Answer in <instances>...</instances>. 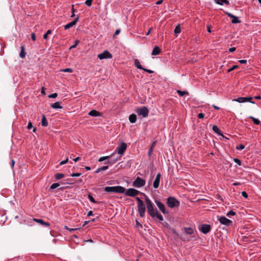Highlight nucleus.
<instances>
[{
  "mask_svg": "<svg viewBox=\"0 0 261 261\" xmlns=\"http://www.w3.org/2000/svg\"><path fill=\"white\" fill-rule=\"evenodd\" d=\"M145 201L146 205L147 210L149 215L154 218L156 217L160 221H162L164 219L161 214H159L157 210L154 208L153 204L151 201L147 197H145Z\"/></svg>",
  "mask_w": 261,
  "mask_h": 261,
  "instance_id": "1",
  "label": "nucleus"
},
{
  "mask_svg": "<svg viewBox=\"0 0 261 261\" xmlns=\"http://www.w3.org/2000/svg\"><path fill=\"white\" fill-rule=\"evenodd\" d=\"M105 191L108 193H124L125 188L120 186L114 187H106Z\"/></svg>",
  "mask_w": 261,
  "mask_h": 261,
  "instance_id": "2",
  "label": "nucleus"
},
{
  "mask_svg": "<svg viewBox=\"0 0 261 261\" xmlns=\"http://www.w3.org/2000/svg\"><path fill=\"white\" fill-rule=\"evenodd\" d=\"M136 199L138 203L137 207L139 215L141 217L143 218L145 216V204L143 201L139 197H136Z\"/></svg>",
  "mask_w": 261,
  "mask_h": 261,
  "instance_id": "3",
  "label": "nucleus"
},
{
  "mask_svg": "<svg viewBox=\"0 0 261 261\" xmlns=\"http://www.w3.org/2000/svg\"><path fill=\"white\" fill-rule=\"evenodd\" d=\"M167 205L170 208L178 207L180 203L174 197L170 196L167 199Z\"/></svg>",
  "mask_w": 261,
  "mask_h": 261,
  "instance_id": "4",
  "label": "nucleus"
},
{
  "mask_svg": "<svg viewBox=\"0 0 261 261\" xmlns=\"http://www.w3.org/2000/svg\"><path fill=\"white\" fill-rule=\"evenodd\" d=\"M136 112L138 115L142 116L144 118L147 117L149 113L148 109L146 107L138 108Z\"/></svg>",
  "mask_w": 261,
  "mask_h": 261,
  "instance_id": "5",
  "label": "nucleus"
},
{
  "mask_svg": "<svg viewBox=\"0 0 261 261\" xmlns=\"http://www.w3.org/2000/svg\"><path fill=\"white\" fill-rule=\"evenodd\" d=\"M126 148V144L124 142H121V143L117 147L116 150L114 152L116 153V152H117L120 157L124 154Z\"/></svg>",
  "mask_w": 261,
  "mask_h": 261,
  "instance_id": "6",
  "label": "nucleus"
},
{
  "mask_svg": "<svg viewBox=\"0 0 261 261\" xmlns=\"http://www.w3.org/2000/svg\"><path fill=\"white\" fill-rule=\"evenodd\" d=\"M218 220L221 224L224 225L227 227L232 225V221L226 218L224 216H221L219 217Z\"/></svg>",
  "mask_w": 261,
  "mask_h": 261,
  "instance_id": "7",
  "label": "nucleus"
},
{
  "mask_svg": "<svg viewBox=\"0 0 261 261\" xmlns=\"http://www.w3.org/2000/svg\"><path fill=\"white\" fill-rule=\"evenodd\" d=\"M145 180L139 177H137L133 182V186L136 188H141L145 185Z\"/></svg>",
  "mask_w": 261,
  "mask_h": 261,
  "instance_id": "8",
  "label": "nucleus"
},
{
  "mask_svg": "<svg viewBox=\"0 0 261 261\" xmlns=\"http://www.w3.org/2000/svg\"><path fill=\"white\" fill-rule=\"evenodd\" d=\"M252 99V97H240L236 99H233L232 101H237L240 103L249 102L252 103H254V102L251 100Z\"/></svg>",
  "mask_w": 261,
  "mask_h": 261,
  "instance_id": "9",
  "label": "nucleus"
},
{
  "mask_svg": "<svg viewBox=\"0 0 261 261\" xmlns=\"http://www.w3.org/2000/svg\"><path fill=\"white\" fill-rule=\"evenodd\" d=\"M124 193L126 196L135 197L138 195L140 192L135 189L129 188L127 190H126V192Z\"/></svg>",
  "mask_w": 261,
  "mask_h": 261,
  "instance_id": "10",
  "label": "nucleus"
},
{
  "mask_svg": "<svg viewBox=\"0 0 261 261\" xmlns=\"http://www.w3.org/2000/svg\"><path fill=\"white\" fill-rule=\"evenodd\" d=\"M97 57L100 60H102L105 59H111L112 58V56L108 50H106L102 53L98 54Z\"/></svg>",
  "mask_w": 261,
  "mask_h": 261,
  "instance_id": "11",
  "label": "nucleus"
},
{
  "mask_svg": "<svg viewBox=\"0 0 261 261\" xmlns=\"http://www.w3.org/2000/svg\"><path fill=\"white\" fill-rule=\"evenodd\" d=\"M155 202L159 208L164 214H168V212L166 210L165 205L159 200H155Z\"/></svg>",
  "mask_w": 261,
  "mask_h": 261,
  "instance_id": "12",
  "label": "nucleus"
},
{
  "mask_svg": "<svg viewBox=\"0 0 261 261\" xmlns=\"http://www.w3.org/2000/svg\"><path fill=\"white\" fill-rule=\"evenodd\" d=\"M200 230L204 234L207 233L211 230V226L208 224H202Z\"/></svg>",
  "mask_w": 261,
  "mask_h": 261,
  "instance_id": "13",
  "label": "nucleus"
},
{
  "mask_svg": "<svg viewBox=\"0 0 261 261\" xmlns=\"http://www.w3.org/2000/svg\"><path fill=\"white\" fill-rule=\"evenodd\" d=\"M79 16H77L74 20L72 21L71 22L67 23V24L64 25V29L65 30H68L69 28L72 27L74 25L76 24L77 21L79 20Z\"/></svg>",
  "mask_w": 261,
  "mask_h": 261,
  "instance_id": "14",
  "label": "nucleus"
},
{
  "mask_svg": "<svg viewBox=\"0 0 261 261\" xmlns=\"http://www.w3.org/2000/svg\"><path fill=\"white\" fill-rule=\"evenodd\" d=\"M160 178H161V173H159L156 175L155 178L153 181V186L154 188L157 189L159 187Z\"/></svg>",
  "mask_w": 261,
  "mask_h": 261,
  "instance_id": "15",
  "label": "nucleus"
},
{
  "mask_svg": "<svg viewBox=\"0 0 261 261\" xmlns=\"http://www.w3.org/2000/svg\"><path fill=\"white\" fill-rule=\"evenodd\" d=\"M33 221L36 222L41 225H44L45 226L48 227L50 226V224L48 222H45L43 220L41 219L33 218Z\"/></svg>",
  "mask_w": 261,
  "mask_h": 261,
  "instance_id": "16",
  "label": "nucleus"
},
{
  "mask_svg": "<svg viewBox=\"0 0 261 261\" xmlns=\"http://www.w3.org/2000/svg\"><path fill=\"white\" fill-rule=\"evenodd\" d=\"M62 104V102L57 101L51 105V107L53 109H61L63 108V107L61 106Z\"/></svg>",
  "mask_w": 261,
  "mask_h": 261,
  "instance_id": "17",
  "label": "nucleus"
},
{
  "mask_svg": "<svg viewBox=\"0 0 261 261\" xmlns=\"http://www.w3.org/2000/svg\"><path fill=\"white\" fill-rule=\"evenodd\" d=\"M20 48H21V50L19 53V57L23 59L25 58V57L26 56V53L25 52V50H25L24 45L22 44Z\"/></svg>",
  "mask_w": 261,
  "mask_h": 261,
  "instance_id": "18",
  "label": "nucleus"
},
{
  "mask_svg": "<svg viewBox=\"0 0 261 261\" xmlns=\"http://www.w3.org/2000/svg\"><path fill=\"white\" fill-rule=\"evenodd\" d=\"M160 53H161L160 48H159V46H156L153 48V49L152 51V53H151V55L153 56H155V55H159L160 54Z\"/></svg>",
  "mask_w": 261,
  "mask_h": 261,
  "instance_id": "19",
  "label": "nucleus"
},
{
  "mask_svg": "<svg viewBox=\"0 0 261 261\" xmlns=\"http://www.w3.org/2000/svg\"><path fill=\"white\" fill-rule=\"evenodd\" d=\"M215 2L216 4L223 5V4H225L227 6L229 5V2L227 0H216Z\"/></svg>",
  "mask_w": 261,
  "mask_h": 261,
  "instance_id": "20",
  "label": "nucleus"
},
{
  "mask_svg": "<svg viewBox=\"0 0 261 261\" xmlns=\"http://www.w3.org/2000/svg\"><path fill=\"white\" fill-rule=\"evenodd\" d=\"M89 115L93 117H97L100 116V113L99 112L93 110L89 112Z\"/></svg>",
  "mask_w": 261,
  "mask_h": 261,
  "instance_id": "21",
  "label": "nucleus"
},
{
  "mask_svg": "<svg viewBox=\"0 0 261 261\" xmlns=\"http://www.w3.org/2000/svg\"><path fill=\"white\" fill-rule=\"evenodd\" d=\"M129 120L130 123H134L136 122L137 116L135 114H132L129 116Z\"/></svg>",
  "mask_w": 261,
  "mask_h": 261,
  "instance_id": "22",
  "label": "nucleus"
},
{
  "mask_svg": "<svg viewBox=\"0 0 261 261\" xmlns=\"http://www.w3.org/2000/svg\"><path fill=\"white\" fill-rule=\"evenodd\" d=\"M134 65L138 69L143 70V67L141 66L140 64V63L138 59H135L134 60Z\"/></svg>",
  "mask_w": 261,
  "mask_h": 261,
  "instance_id": "23",
  "label": "nucleus"
},
{
  "mask_svg": "<svg viewBox=\"0 0 261 261\" xmlns=\"http://www.w3.org/2000/svg\"><path fill=\"white\" fill-rule=\"evenodd\" d=\"M213 130L217 134L220 135H222L221 130L218 127L217 125H213L212 127Z\"/></svg>",
  "mask_w": 261,
  "mask_h": 261,
  "instance_id": "24",
  "label": "nucleus"
},
{
  "mask_svg": "<svg viewBox=\"0 0 261 261\" xmlns=\"http://www.w3.org/2000/svg\"><path fill=\"white\" fill-rule=\"evenodd\" d=\"M185 232L188 234H192L193 233V229L191 227H184Z\"/></svg>",
  "mask_w": 261,
  "mask_h": 261,
  "instance_id": "25",
  "label": "nucleus"
},
{
  "mask_svg": "<svg viewBox=\"0 0 261 261\" xmlns=\"http://www.w3.org/2000/svg\"><path fill=\"white\" fill-rule=\"evenodd\" d=\"M41 124L43 126H47L48 125V122L45 115L42 116Z\"/></svg>",
  "mask_w": 261,
  "mask_h": 261,
  "instance_id": "26",
  "label": "nucleus"
},
{
  "mask_svg": "<svg viewBox=\"0 0 261 261\" xmlns=\"http://www.w3.org/2000/svg\"><path fill=\"white\" fill-rule=\"evenodd\" d=\"M115 153V152H113L112 154H111V155H109V156H102V157H100L99 159H98V161L99 162H102L103 161H105L106 160H108V159H109L111 157H112L114 154Z\"/></svg>",
  "mask_w": 261,
  "mask_h": 261,
  "instance_id": "27",
  "label": "nucleus"
},
{
  "mask_svg": "<svg viewBox=\"0 0 261 261\" xmlns=\"http://www.w3.org/2000/svg\"><path fill=\"white\" fill-rule=\"evenodd\" d=\"M155 143H156V141H154L152 143L151 146H150V147L149 148V149L148 150V156H150L152 154V151H153V147L155 145Z\"/></svg>",
  "mask_w": 261,
  "mask_h": 261,
  "instance_id": "28",
  "label": "nucleus"
},
{
  "mask_svg": "<svg viewBox=\"0 0 261 261\" xmlns=\"http://www.w3.org/2000/svg\"><path fill=\"white\" fill-rule=\"evenodd\" d=\"M56 179L59 180L65 177V175L63 173H57L55 175Z\"/></svg>",
  "mask_w": 261,
  "mask_h": 261,
  "instance_id": "29",
  "label": "nucleus"
},
{
  "mask_svg": "<svg viewBox=\"0 0 261 261\" xmlns=\"http://www.w3.org/2000/svg\"><path fill=\"white\" fill-rule=\"evenodd\" d=\"M249 118L252 119L253 123L256 125H259L260 123V121L258 119L255 118L252 116H250Z\"/></svg>",
  "mask_w": 261,
  "mask_h": 261,
  "instance_id": "30",
  "label": "nucleus"
},
{
  "mask_svg": "<svg viewBox=\"0 0 261 261\" xmlns=\"http://www.w3.org/2000/svg\"><path fill=\"white\" fill-rule=\"evenodd\" d=\"M32 127H33V132H35L37 129L35 127H33L32 122L30 121L27 126V128L28 129H31Z\"/></svg>",
  "mask_w": 261,
  "mask_h": 261,
  "instance_id": "31",
  "label": "nucleus"
},
{
  "mask_svg": "<svg viewBox=\"0 0 261 261\" xmlns=\"http://www.w3.org/2000/svg\"><path fill=\"white\" fill-rule=\"evenodd\" d=\"M232 19L231 20V22L232 23H240L241 21L239 20V18L238 17L236 16H233V17L232 18Z\"/></svg>",
  "mask_w": 261,
  "mask_h": 261,
  "instance_id": "32",
  "label": "nucleus"
},
{
  "mask_svg": "<svg viewBox=\"0 0 261 261\" xmlns=\"http://www.w3.org/2000/svg\"><path fill=\"white\" fill-rule=\"evenodd\" d=\"M177 93L178 94V95L180 96H183L185 94H188V92L187 91H180V90H177Z\"/></svg>",
  "mask_w": 261,
  "mask_h": 261,
  "instance_id": "33",
  "label": "nucleus"
},
{
  "mask_svg": "<svg viewBox=\"0 0 261 261\" xmlns=\"http://www.w3.org/2000/svg\"><path fill=\"white\" fill-rule=\"evenodd\" d=\"M181 32L179 24H178L175 28L174 32L175 34H179Z\"/></svg>",
  "mask_w": 261,
  "mask_h": 261,
  "instance_id": "34",
  "label": "nucleus"
},
{
  "mask_svg": "<svg viewBox=\"0 0 261 261\" xmlns=\"http://www.w3.org/2000/svg\"><path fill=\"white\" fill-rule=\"evenodd\" d=\"M59 186H60V184L59 183H57H57H54L50 187V189H51V190H54V189H55L56 188H57Z\"/></svg>",
  "mask_w": 261,
  "mask_h": 261,
  "instance_id": "35",
  "label": "nucleus"
},
{
  "mask_svg": "<svg viewBox=\"0 0 261 261\" xmlns=\"http://www.w3.org/2000/svg\"><path fill=\"white\" fill-rule=\"evenodd\" d=\"M51 33V31L50 30H48L47 31L46 33L43 35V39L45 40H47L48 35Z\"/></svg>",
  "mask_w": 261,
  "mask_h": 261,
  "instance_id": "36",
  "label": "nucleus"
},
{
  "mask_svg": "<svg viewBox=\"0 0 261 261\" xmlns=\"http://www.w3.org/2000/svg\"><path fill=\"white\" fill-rule=\"evenodd\" d=\"M88 199L90 200V201L93 203H96L97 202L95 200L94 198L93 197V196L91 195H88Z\"/></svg>",
  "mask_w": 261,
  "mask_h": 261,
  "instance_id": "37",
  "label": "nucleus"
},
{
  "mask_svg": "<svg viewBox=\"0 0 261 261\" xmlns=\"http://www.w3.org/2000/svg\"><path fill=\"white\" fill-rule=\"evenodd\" d=\"M236 215V213L232 211H230L229 212H228L226 215L228 217H230L231 216H234Z\"/></svg>",
  "mask_w": 261,
  "mask_h": 261,
  "instance_id": "38",
  "label": "nucleus"
},
{
  "mask_svg": "<svg viewBox=\"0 0 261 261\" xmlns=\"http://www.w3.org/2000/svg\"><path fill=\"white\" fill-rule=\"evenodd\" d=\"M93 0H86L85 4L88 7H90L92 5Z\"/></svg>",
  "mask_w": 261,
  "mask_h": 261,
  "instance_id": "39",
  "label": "nucleus"
},
{
  "mask_svg": "<svg viewBox=\"0 0 261 261\" xmlns=\"http://www.w3.org/2000/svg\"><path fill=\"white\" fill-rule=\"evenodd\" d=\"M79 42H80L79 40H76L74 42V44L70 46V49H71L76 47V46L78 45Z\"/></svg>",
  "mask_w": 261,
  "mask_h": 261,
  "instance_id": "40",
  "label": "nucleus"
},
{
  "mask_svg": "<svg viewBox=\"0 0 261 261\" xmlns=\"http://www.w3.org/2000/svg\"><path fill=\"white\" fill-rule=\"evenodd\" d=\"M245 148V146L243 144H240L236 147V149L238 150H242Z\"/></svg>",
  "mask_w": 261,
  "mask_h": 261,
  "instance_id": "41",
  "label": "nucleus"
},
{
  "mask_svg": "<svg viewBox=\"0 0 261 261\" xmlns=\"http://www.w3.org/2000/svg\"><path fill=\"white\" fill-rule=\"evenodd\" d=\"M238 67V65H233L232 66V67L230 68H229L228 70H227V72H230L231 71L234 70L235 69L237 68Z\"/></svg>",
  "mask_w": 261,
  "mask_h": 261,
  "instance_id": "42",
  "label": "nucleus"
},
{
  "mask_svg": "<svg viewBox=\"0 0 261 261\" xmlns=\"http://www.w3.org/2000/svg\"><path fill=\"white\" fill-rule=\"evenodd\" d=\"M61 71L65 72L71 73L72 72V69L71 68H65V69L62 70Z\"/></svg>",
  "mask_w": 261,
  "mask_h": 261,
  "instance_id": "43",
  "label": "nucleus"
},
{
  "mask_svg": "<svg viewBox=\"0 0 261 261\" xmlns=\"http://www.w3.org/2000/svg\"><path fill=\"white\" fill-rule=\"evenodd\" d=\"M57 96H58V94L57 93H54L48 95V97L51 98H56Z\"/></svg>",
  "mask_w": 261,
  "mask_h": 261,
  "instance_id": "44",
  "label": "nucleus"
},
{
  "mask_svg": "<svg viewBox=\"0 0 261 261\" xmlns=\"http://www.w3.org/2000/svg\"><path fill=\"white\" fill-rule=\"evenodd\" d=\"M65 228L66 229L68 230L70 232H72L74 230H76L77 229H79L80 228H68L67 226H65Z\"/></svg>",
  "mask_w": 261,
  "mask_h": 261,
  "instance_id": "45",
  "label": "nucleus"
},
{
  "mask_svg": "<svg viewBox=\"0 0 261 261\" xmlns=\"http://www.w3.org/2000/svg\"><path fill=\"white\" fill-rule=\"evenodd\" d=\"M233 161L236 163H237V164H238L239 165H241V161L238 159H237V158H234L233 159Z\"/></svg>",
  "mask_w": 261,
  "mask_h": 261,
  "instance_id": "46",
  "label": "nucleus"
},
{
  "mask_svg": "<svg viewBox=\"0 0 261 261\" xmlns=\"http://www.w3.org/2000/svg\"><path fill=\"white\" fill-rule=\"evenodd\" d=\"M81 175L80 173H73L70 174V176L72 177H78Z\"/></svg>",
  "mask_w": 261,
  "mask_h": 261,
  "instance_id": "47",
  "label": "nucleus"
},
{
  "mask_svg": "<svg viewBox=\"0 0 261 261\" xmlns=\"http://www.w3.org/2000/svg\"><path fill=\"white\" fill-rule=\"evenodd\" d=\"M68 162V158H67L66 160H64V161H61L60 163V165H64L66 163H67V162Z\"/></svg>",
  "mask_w": 261,
  "mask_h": 261,
  "instance_id": "48",
  "label": "nucleus"
},
{
  "mask_svg": "<svg viewBox=\"0 0 261 261\" xmlns=\"http://www.w3.org/2000/svg\"><path fill=\"white\" fill-rule=\"evenodd\" d=\"M242 195L245 198H248V194L245 191H243L241 192Z\"/></svg>",
  "mask_w": 261,
  "mask_h": 261,
  "instance_id": "49",
  "label": "nucleus"
},
{
  "mask_svg": "<svg viewBox=\"0 0 261 261\" xmlns=\"http://www.w3.org/2000/svg\"><path fill=\"white\" fill-rule=\"evenodd\" d=\"M143 70L147 72V73H153V71L151 70H150V69H146V68H143Z\"/></svg>",
  "mask_w": 261,
  "mask_h": 261,
  "instance_id": "50",
  "label": "nucleus"
},
{
  "mask_svg": "<svg viewBox=\"0 0 261 261\" xmlns=\"http://www.w3.org/2000/svg\"><path fill=\"white\" fill-rule=\"evenodd\" d=\"M118 160V159H116V160H113V161H107L106 164H113L114 163H115Z\"/></svg>",
  "mask_w": 261,
  "mask_h": 261,
  "instance_id": "51",
  "label": "nucleus"
},
{
  "mask_svg": "<svg viewBox=\"0 0 261 261\" xmlns=\"http://www.w3.org/2000/svg\"><path fill=\"white\" fill-rule=\"evenodd\" d=\"M121 30L120 29H117L115 31V32L114 35V37H115V36L118 35L120 33Z\"/></svg>",
  "mask_w": 261,
  "mask_h": 261,
  "instance_id": "52",
  "label": "nucleus"
},
{
  "mask_svg": "<svg viewBox=\"0 0 261 261\" xmlns=\"http://www.w3.org/2000/svg\"><path fill=\"white\" fill-rule=\"evenodd\" d=\"M198 118L199 119H202L204 118V114L203 113H199L198 114Z\"/></svg>",
  "mask_w": 261,
  "mask_h": 261,
  "instance_id": "53",
  "label": "nucleus"
},
{
  "mask_svg": "<svg viewBox=\"0 0 261 261\" xmlns=\"http://www.w3.org/2000/svg\"><path fill=\"white\" fill-rule=\"evenodd\" d=\"M31 38L33 41L36 40V35L34 33L31 34Z\"/></svg>",
  "mask_w": 261,
  "mask_h": 261,
  "instance_id": "54",
  "label": "nucleus"
},
{
  "mask_svg": "<svg viewBox=\"0 0 261 261\" xmlns=\"http://www.w3.org/2000/svg\"><path fill=\"white\" fill-rule=\"evenodd\" d=\"M239 62L240 63V64H246L247 62V61L246 60H239Z\"/></svg>",
  "mask_w": 261,
  "mask_h": 261,
  "instance_id": "55",
  "label": "nucleus"
},
{
  "mask_svg": "<svg viewBox=\"0 0 261 261\" xmlns=\"http://www.w3.org/2000/svg\"><path fill=\"white\" fill-rule=\"evenodd\" d=\"M100 168H101V169L102 171H105V170H107L109 168V166H105L101 167Z\"/></svg>",
  "mask_w": 261,
  "mask_h": 261,
  "instance_id": "56",
  "label": "nucleus"
},
{
  "mask_svg": "<svg viewBox=\"0 0 261 261\" xmlns=\"http://www.w3.org/2000/svg\"><path fill=\"white\" fill-rule=\"evenodd\" d=\"M136 225H137V226H140L141 228H142V224H140V223H139V222L137 220H136Z\"/></svg>",
  "mask_w": 261,
  "mask_h": 261,
  "instance_id": "57",
  "label": "nucleus"
},
{
  "mask_svg": "<svg viewBox=\"0 0 261 261\" xmlns=\"http://www.w3.org/2000/svg\"><path fill=\"white\" fill-rule=\"evenodd\" d=\"M226 15L230 18L233 17V15L229 12H226Z\"/></svg>",
  "mask_w": 261,
  "mask_h": 261,
  "instance_id": "58",
  "label": "nucleus"
},
{
  "mask_svg": "<svg viewBox=\"0 0 261 261\" xmlns=\"http://www.w3.org/2000/svg\"><path fill=\"white\" fill-rule=\"evenodd\" d=\"M236 47H230V48H229V51L230 52L232 53V52H233L234 51H235V50H236Z\"/></svg>",
  "mask_w": 261,
  "mask_h": 261,
  "instance_id": "59",
  "label": "nucleus"
},
{
  "mask_svg": "<svg viewBox=\"0 0 261 261\" xmlns=\"http://www.w3.org/2000/svg\"><path fill=\"white\" fill-rule=\"evenodd\" d=\"M93 215V212L92 211H90L88 212V213L87 214V216L89 217V216H92Z\"/></svg>",
  "mask_w": 261,
  "mask_h": 261,
  "instance_id": "60",
  "label": "nucleus"
},
{
  "mask_svg": "<svg viewBox=\"0 0 261 261\" xmlns=\"http://www.w3.org/2000/svg\"><path fill=\"white\" fill-rule=\"evenodd\" d=\"M102 171V170H101V168H100V167H99V168H97V169L96 170V171H95V172L96 173H98L100 172V171Z\"/></svg>",
  "mask_w": 261,
  "mask_h": 261,
  "instance_id": "61",
  "label": "nucleus"
},
{
  "mask_svg": "<svg viewBox=\"0 0 261 261\" xmlns=\"http://www.w3.org/2000/svg\"><path fill=\"white\" fill-rule=\"evenodd\" d=\"M211 25H207V30L208 33H211Z\"/></svg>",
  "mask_w": 261,
  "mask_h": 261,
  "instance_id": "62",
  "label": "nucleus"
},
{
  "mask_svg": "<svg viewBox=\"0 0 261 261\" xmlns=\"http://www.w3.org/2000/svg\"><path fill=\"white\" fill-rule=\"evenodd\" d=\"M171 230V231H172L173 233H174V234H176V235H178V233H177V232L176 231V230H175V229H174V228H172Z\"/></svg>",
  "mask_w": 261,
  "mask_h": 261,
  "instance_id": "63",
  "label": "nucleus"
},
{
  "mask_svg": "<svg viewBox=\"0 0 261 261\" xmlns=\"http://www.w3.org/2000/svg\"><path fill=\"white\" fill-rule=\"evenodd\" d=\"M163 0H159L158 2H156L155 4L156 5H160L163 3Z\"/></svg>",
  "mask_w": 261,
  "mask_h": 261,
  "instance_id": "64",
  "label": "nucleus"
}]
</instances>
